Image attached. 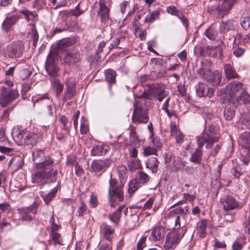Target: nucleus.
Wrapping results in <instances>:
<instances>
[{"label": "nucleus", "instance_id": "1", "mask_svg": "<svg viewBox=\"0 0 250 250\" xmlns=\"http://www.w3.org/2000/svg\"><path fill=\"white\" fill-rule=\"evenodd\" d=\"M32 156L37 170L32 177V182L42 187L46 184L56 182L57 180L58 170L50 168L53 163L51 159L47 157L44 159L43 151L37 148L33 150Z\"/></svg>", "mask_w": 250, "mask_h": 250}, {"label": "nucleus", "instance_id": "2", "mask_svg": "<svg viewBox=\"0 0 250 250\" xmlns=\"http://www.w3.org/2000/svg\"><path fill=\"white\" fill-rule=\"evenodd\" d=\"M218 137L213 136L207 132L203 133L202 136L198 137L197 140L198 147L195 149L191 155L190 161L196 164H200L202 159V152L201 149L205 144H206V148H209L214 143L218 141Z\"/></svg>", "mask_w": 250, "mask_h": 250}, {"label": "nucleus", "instance_id": "3", "mask_svg": "<svg viewBox=\"0 0 250 250\" xmlns=\"http://www.w3.org/2000/svg\"><path fill=\"white\" fill-rule=\"evenodd\" d=\"M108 190V201L111 207H115L124 200L123 187L119 185L117 180L111 177Z\"/></svg>", "mask_w": 250, "mask_h": 250}, {"label": "nucleus", "instance_id": "4", "mask_svg": "<svg viewBox=\"0 0 250 250\" xmlns=\"http://www.w3.org/2000/svg\"><path fill=\"white\" fill-rule=\"evenodd\" d=\"M168 94V91L165 90L163 86L159 84H154L147 90H145L141 94L137 95V97L149 100L157 99L161 102Z\"/></svg>", "mask_w": 250, "mask_h": 250}, {"label": "nucleus", "instance_id": "5", "mask_svg": "<svg viewBox=\"0 0 250 250\" xmlns=\"http://www.w3.org/2000/svg\"><path fill=\"white\" fill-rule=\"evenodd\" d=\"M39 138V134L27 130H20L15 137V140L20 145L34 146Z\"/></svg>", "mask_w": 250, "mask_h": 250}, {"label": "nucleus", "instance_id": "6", "mask_svg": "<svg viewBox=\"0 0 250 250\" xmlns=\"http://www.w3.org/2000/svg\"><path fill=\"white\" fill-rule=\"evenodd\" d=\"M19 96L17 90H10L3 86L0 89V104L2 106L5 107Z\"/></svg>", "mask_w": 250, "mask_h": 250}, {"label": "nucleus", "instance_id": "7", "mask_svg": "<svg viewBox=\"0 0 250 250\" xmlns=\"http://www.w3.org/2000/svg\"><path fill=\"white\" fill-rule=\"evenodd\" d=\"M24 50V44L21 41L12 42L6 47L4 53L10 58H19Z\"/></svg>", "mask_w": 250, "mask_h": 250}, {"label": "nucleus", "instance_id": "8", "mask_svg": "<svg viewBox=\"0 0 250 250\" xmlns=\"http://www.w3.org/2000/svg\"><path fill=\"white\" fill-rule=\"evenodd\" d=\"M239 144L243 147V153L245 154H242L241 159L244 164L247 165L250 160V132H245L242 135L239 141Z\"/></svg>", "mask_w": 250, "mask_h": 250}, {"label": "nucleus", "instance_id": "9", "mask_svg": "<svg viewBox=\"0 0 250 250\" xmlns=\"http://www.w3.org/2000/svg\"><path fill=\"white\" fill-rule=\"evenodd\" d=\"M185 234L184 230H174L169 232L167 236L165 248L170 249L176 246Z\"/></svg>", "mask_w": 250, "mask_h": 250}, {"label": "nucleus", "instance_id": "10", "mask_svg": "<svg viewBox=\"0 0 250 250\" xmlns=\"http://www.w3.org/2000/svg\"><path fill=\"white\" fill-rule=\"evenodd\" d=\"M39 206V205L37 203H33L28 207L19 209L20 218L23 221H31L33 217L32 215L37 213Z\"/></svg>", "mask_w": 250, "mask_h": 250}, {"label": "nucleus", "instance_id": "11", "mask_svg": "<svg viewBox=\"0 0 250 250\" xmlns=\"http://www.w3.org/2000/svg\"><path fill=\"white\" fill-rule=\"evenodd\" d=\"M132 121L136 124L146 123L148 121V116L141 107L138 104H134V111L132 117Z\"/></svg>", "mask_w": 250, "mask_h": 250}, {"label": "nucleus", "instance_id": "12", "mask_svg": "<svg viewBox=\"0 0 250 250\" xmlns=\"http://www.w3.org/2000/svg\"><path fill=\"white\" fill-rule=\"evenodd\" d=\"M221 204L226 211L238 209L242 208L241 204L232 196H227L223 198L221 201Z\"/></svg>", "mask_w": 250, "mask_h": 250}, {"label": "nucleus", "instance_id": "13", "mask_svg": "<svg viewBox=\"0 0 250 250\" xmlns=\"http://www.w3.org/2000/svg\"><path fill=\"white\" fill-rule=\"evenodd\" d=\"M99 3L100 8L98 12V16L100 17L101 22L106 24L109 19L110 9L106 6L105 0H100Z\"/></svg>", "mask_w": 250, "mask_h": 250}, {"label": "nucleus", "instance_id": "14", "mask_svg": "<svg viewBox=\"0 0 250 250\" xmlns=\"http://www.w3.org/2000/svg\"><path fill=\"white\" fill-rule=\"evenodd\" d=\"M82 58V55L77 49L72 48L65 55L64 62L69 64H74L80 62Z\"/></svg>", "mask_w": 250, "mask_h": 250}, {"label": "nucleus", "instance_id": "15", "mask_svg": "<svg viewBox=\"0 0 250 250\" xmlns=\"http://www.w3.org/2000/svg\"><path fill=\"white\" fill-rule=\"evenodd\" d=\"M34 103H38L41 102L42 104H47L46 107L44 109V113L48 117L53 116L52 112V101L46 95L39 96L38 97H34L33 98Z\"/></svg>", "mask_w": 250, "mask_h": 250}, {"label": "nucleus", "instance_id": "16", "mask_svg": "<svg viewBox=\"0 0 250 250\" xmlns=\"http://www.w3.org/2000/svg\"><path fill=\"white\" fill-rule=\"evenodd\" d=\"M242 84L241 83L234 81L230 83L226 87V93L230 97V101L234 102L235 99V95L242 88Z\"/></svg>", "mask_w": 250, "mask_h": 250}, {"label": "nucleus", "instance_id": "17", "mask_svg": "<svg viewBox=\"0 0 250 250\" xmlns=\"http://www.w3.org/2000/svg\"><path fill=\"white\" fill-rule=\"evenodd\" d=\"M45 68L48 74L52 77L58 75L59 69L56 66L54 58L50 55L47 57L45 63Z\"/></svg>", "mask_w": 250, "mask_h": 250}, {"label": "nucleus", "instance_id": "18", "mask_svg": "<svg viewBox=\"0 0 250 250\" xmlns=\"http://www.w3.org/2000/svg\"><path fill=\"white\" fill-rule=\"evenodd\" d=\"M111 164V161L109 159L95 160L92 162L91 167L93 171L98 172L106 169Z\"/></svg>", "mask_w": 250, "mask_h": 250}, {"label": "nucleus", "instance_id": "19", "mask_svg": "<svg viewBox=\"0 0 250 250\" xmlns=\"http://www.w3.org/2000/svg\"><path fill=\"white\" fill-rule=\"evenodd\" d=\"M211 63L207 60L203 61L201 62L200 68L197 71L198 74L202 78L208 81V79H211L209 75L211 72L210 70Z\"/></svg>", "mask_w": 250, "mask_h": 250}, {"label": "nucleus", "instance_id": "20", "mask_svg": "<svg viewBox=\"0 0 250 250\" xmlns=\"http://www.w3.org/2000/svg\"><path fill=\"white\" fill-rule=\"evenodd\" d=\"M165 235V228L162 226H157L152 230L149 239L153 242L160 241L164 238Z\"/></svg>", "mask_w": 250, "mask_h": 250}, {"label": "nucleus", "instance_id": "21", "mask_svg": "<svg viewBox=\"0 0 250 250\" xmlns=\"http://www.w3.org/2000/svg\"><path fill=\"white\" fill-rule=\"evenodd\" d=\"M171 136L174 137L177 144L180 145L183 143L184 136L181 131L178 130L174 122H171L170 125Z\"/></svg>", "mask_w": 250, "mask_h": 250}, {"label": "nucleus", "instance_id": "22", "mask_svg": "<svg viewBox=\"0 0 250 250\" xmlns=\"http://www.w3.org/2000/svg\"><path fill=\"white\" fill-rule=\"evenodd\" d=\"M178 213H179V211L178 208H177L174 210L169 211V213L166 215V218L169 219L171 222L175 224V230L179 229L181 227L180 222V217L178 215Z\"/></svg>", "mask_w": 250, "mask_h": 250}, {"label": "nucleus", "instance_id": "23", "mask_svg": "<svg viewBox=\"0 0 250 250\" xmlns=\"http://www.w3.org/2000/svg\"><path fill=\"white\" fill-rule=\"evenodd\" d=\"M19 19L20 17L18 15L7 17L2 23V29L8 32L11 27L16 24Z\"/></svg>", "mask_w": 250, "mask_h": 250}, {"label": "nucleus", "instance_id": "24", "mask_svg": "<svg viewBox=\"0 0 250 250\" xmlns=\"http://www.w3.org/2000/svg\"><path fill=\"white\" fill-rule=\"evenodd\" d=\"M208 11L211 14L220 15L222 14L219 2L217 0H211L208 5Z\"/></svg>", "mask_w": 250, "mask_h": 250}, {"label": "nucleus", "instance_id": "25", "mask_svg": "<svg viewBox=\"0 0 250 250\" xmlns=\"http://www.w3.org/2000/svg\"><path fill=\"white\" fill-rule=\"evenodd\" d=\"M110 149L109 146L105 145H97L92 149L91 153L94 156H104Z\"/></svg>", "mask_w": 250, "mask_h": 250}, {"label": "nucleus", "instance_id": "26", "mask_svg": "<svg viewBox=\"0 0 250 250\" xmlns=\"http://www.w3.org/2000/svg\"><path fill=\"white\" fill-rule=\"evenodd\" d=\"M207 53L213 58L222 59L223 57V51L221 46L213 47L209 46L208 47Z\"/></svg>", "mask_w": 250, "mask_h": 250}, {"label": "nucleus", "instance_id": "27", "mask_svg": "<svg viewBox=\"0 0 250 250\" xmlns=\"http://www.w3.org/2000/svg\"><path fill=\"white\" fill-rule=\"evenodd\" d=\"M101 233L105 238L111 241L114 233V229L108 225L104 224L101 226Z\"/></svg>", "mask_w": 250, "mask_h": 250}, {"label": "nucleus", "instance_id": "28", "mask_svg": "<svg viewBox=\"0 0 250 250\" xmlns=\"http://www.w3.org/2000/svg\"><path fill=\"white\" fill-rule=\"evenodd\" d=\"M234 106V105L231 103L226 105L224 111V116L226 120L229 121L232 119L235 112Z\"/></svg>", "mask_w": 250, "mask_h": 250}, {"label": "nucleus", "instance_id": "29", "mask_svg": "<svg viewBox=\"0 0 250 250\" xmlns=\"http://www.w3.org/2000/svg\"><path fill=\"white\" fill-rule=\"evenodd\" d=\"M224 70L226 77L228 79H235L238 77V75L230 64L227 63L225 64Z\"/></svg>", "mask_w": 250, "mask_h": 250}, {"label": "nucleus", "instance_id": "30", "mask_svg": "<svg viewBox=\"0 0 250 250\" xmlns=\"http://www.w3.org/2000/svg\"><path fill=\"white\" fill-rule=\"evenodd\" d=\"M23 164L22 158L20 156H15L11 159L9 163V166L11 167L14 170L21 168Z\"/></svg>", "mask_w": 250, "mask_h": 250}, {"label": "nucleus", "instance_id": "31", "mask_svg": "<svg viewBox=\"0 0 250 250\" xmlns=\"http://www.w3.org/2000/svg\"><path fill=\"white\" fill-rule=\"evenodd\" d=\"M75 42V41L74 40L64 38L59 41L58 43V47L60 50L63 51L74 44Z\"/></svg>", "mask_w": 250, "mask_h": 250}, {"label": "nucleus", "instance_id": "32", "mask_svg": "<svg viewBox=\"0 0 250 250\" xmlns=\"http://www.w3.org/2000/svg\"><path fill=\"white\" fill-rule=\"evenodd\" d=\"M159 164V162L157 158L152 157L148 159L146 166L147 168L150 169L153 173H155L158 170Z\"/></svg>", "mask_w": 250, "mask_h": 250}, {"label": "nucleus", "instance_id": "33", "mask_svg": "<svg viewBox=\"0 0 250 250\" xmlns=\"http://www.w3.org/2000/svg\"><path fill=\"white\" fill-rule=\"evenodd\" d=\"M124 208H125L124 206H120L113 213L109 214V220L115 224H117L121 218V211Z\"/></svg>", "mask_w": 250, "mask_h": 250}, {"label": "nucleus", "instance_id": "34", "mask_svg": "<svg viewBox=\"0 0 250 250\" xmlns=\"http://www.w3.org/2000/svg\"><path fill=\"white\" fill-rule=\"evenodd\" d=\"M207 222L206 220H202L197 228V234L201 238H204L207 234L206 229Z\"/></svg>", "mask_w": 250, "mask_h": 250}, {"label": "nucleus", "instance_id": "35", "mask_svg": "<svg viewBox=\"0 0 250 250\" xmlns=\"http://www.w3.org/2000/svg\"><path fill=\"white\" fill-rule=\"evenodd\" d=\"M53 90L56 92L57 96H59L63 89V84L60 80L55 79L52 82Z\"/></svg>", "mask_w": 250, "mask_h": 250}, {"label": "nucleus", "instance_id": "36", "mask_svg": "<svg viewBox=\"0 0 250 250\" xmlns=\"http://www.w3.org/2000/svg\"><path fill=\"white\" fill-rule=\"evenodd\" d=\"M237 0H225L221 5L222 14L228 12Z\"/></svg>", "mask_w": 250, "mask_h": 250}, {"label": "nucleus", "instance_id": "37", "mask_svg": "<svg viewBox=\"0 0 250 250\" xmlns=\"http://www.w3.org/2000/svg\"><path fill=\"white\" fill-rule=\"evenodd\" d=\"M211 79H208V81L212 83L214 85H219L221 82V74L218 71L212 72L209 75Z\"/></svg>", "mask_w": 250, "mask_h": 250}, {"label": "nucleus", "instance_id": "38", "mask_svg": "<svg viewBox=\"0 0 250 250\" xmlns=\"http://www.w3.org/2000/svg\"><path fill=\"white\" fill-rule=\"evenodd\" d=\"M159 16L160 12L158 10L153 11L146 16L145 22L146 23H152L155 20L159 19Z\"/></svg>", "mask_w": 250, "mask_h": 250}, {"label": "nucleus", "instance_id": "39", "mask_svg": "<svg viewBox=\"0 0 250 250\" xmlns=\"http://www.w3.org/2000/svg\"><path fill=\"white\" fill-rule=\"evenodd\" d=\"M85 197V194L84 193H82L80 195V198L81 200L80 205L78 209V213L79 216H82L83 215L84 212L86 210V206L84 202V199Z\"/></svg>", "mask_w": 250, "mask_h": 250}, {"label": "nucleus", "instance_id": "40", "mask_svg": "<svg viewBox=\"0 0 250 250\" xmlns=\"http://www.w3.org/2000/svg\"><path fill=\"white\" fill-rule=\"evenodd\" d=\"M235 100L240 104L249 103L250 102V95L247 93L243 92L235 99Z\"/></svg>", "mask_w": 250, "mask_h": 250}, {"label": "nucleus", "instance_id": "41", "mask_svg": "<svg viewBox=\"0 0 250 250\" xmlns=\"http://www.w3.org/2000/svg\"><path fill=\"white\" fill-rule=\"evenodd\" d=\"M105 75L106 81L109 83H114L116 77V72L110 69L105 71Z\"/></svg>", "mask_w": 250, "mask_h": 250}, {"label": "nucleus", "instance_id": "42", "mask_svg": "<svg viewBox=\"0 0 250 250\" xmlns=\"http://www.w3.org/2000/svg\"><path fill=\"white\" fill-rule=\"evenodd\" d=\"M76 88H68L66 87V89L64 92V95L63 97V100L66 101L68 100L71 99L75 94Z\"/></svg>", "mask_w": 250, "mask_h": 250}, {"label": "nucleus", "instance_id": "43", "mask_svg": "<svg viewBox=\"0 0 250 250\" xmlns=\"http://www.w3.org/2000/svg\"><path fill=\"white\" fill-rule=\"evenodd\" d=\"M158 150L156 147L150 146L144 147L143 148V154L145 156L151 155H157Z\"/></svg>", "mask_w": 250, "mask_h": 250}, {"label": "nucleus", "instance_id": "44", "mask_svg": "<svg viewBox=\"0 0 250 250\" xmlns=\"http://www.w3.org/2000/svg\"><path fill=\"white\" fill-rule=\"evenodd\" d=\"M207 89V86L203 83H199L197 86H196V93L197 94L199 97H204L205 96L206 94L205 92Z\"/></svg>", "mask_w": 250, "mask_h": 250}, {"label": "nucleus", "instance_id": "45", "mask_svg": "<svg viewBox=\"0 0 250 250\" xmlns=\"http://www.w3.org/2000/svg\"><path fill=\"white\" fill-rule=\"evenodd\" d=\"M21 13L24 16L25 18L27 21H29L31 17L35 18L37 16V14L36 12H31L25 8L22 9V10L21 11Z\"/></svg>", "mask_w": 250, "mask_h": 250}, {"label": "nucleus", "instance_id": "46", "mask_svg": "<svg viewBox=\"0 0 250 250\" xmlns=\"http://www.w3.org/2000/svg\"><path fill=\"white\" fill-rule=\"evenodd\" d=\"M46 4V0H35L32 7L33 8L40 10L44 8Z\"/></svg>", "mask_w": 250, "mask_h": 250}, {"label": "nucleus", "instance_id": "47", "mask_svg": "<svg viewBox=\"0 0 250 250\" xmlns=\"http://www.w3.org/2000/svg\"><path fill=\"white\" fill-rule=\"evenodd\" d=\"M138 188V184L136 179H132L130 181L128 185V191L129 193L135 192Z\"/></svg>", "mask_w": 250, "mask_h": 250}, {"label": "nucleus", "instance_id": "48", "mask_svg": "<svg viewBox=\"0 0 250 250\" xmlns=\"http://www.w3.org/2000/svg\"><path fill=\"white\" fill-rule=\"evenodd\" d=\"M30 34L33 40V44L34 46H36L39 39V35L34 24L31 25Z\"/></svg>", "mask_w": 250, "mask_h": 250}, {"label": "nucleus", "instance_id": "49", "mask_svg": "<svg viewBox=\"0 0 250 250\" xmlns=\"http://www.w3.org/2000/svg\"><path fill=\"white\" fill-rule=\"evenodd\" d=\"M139 182L140 183L145 184L149 180V176L143 171H140L138 173Z\"/></svg>", "mask_w": 250, "mask_h": 250}, {"label": "nucleus", "instance_id": "50", "mask_svg": "<svg viewBox=\"0 0 250 250\" xmlns=\"http://www.w3.org/2000/svg\"><path fill=\"white\" fill-rule=\"evenodd\" d=\"M80 130L81 133L83 134H86L89 130V126L87 121L83 117L82 119Z\"/></svg>", "mask_w": 250, "mask_h": 250}, {"label": "nucleus", "instance_id": "51", "mask_svg": "<svg viewBox=\"0 0 250 250\" xmlns=\"http://www.w3.org/2000/svg\"><path fill=\"white\" fill-rule=\"evenodd\" d=\"M56 192L57 190L54 189L48 194L43 196L44 201L46 204H48L52 201V199L55 197Z\"/></svg>", "mask_w": 250, "mask_h": 250}, {"label": "nucleus", "instance_id": "52", "mask_svg": "<svg viewBox=\"0 0 250 250\" xmlns=\"http://www.w3.org/2000/svg\"><path fill=\"white\" fill-rule=\"evenodd\" d=\"M65 85L68 88H75L76 87V82L75 78L74 77H69L66 79Z\"/></svg>", "mask_w": 250, "mask_h": 250}, {"label": "nucleus", "instance_id": "53", "mask_svg": "<svg viewBox=\"0 0 250 250\" xmlns=\"http://www.w3.org/2000/svg\"><path fill=\"white\" fill-rule=\"evenodd\" d=\"M118 174L120 179H124L126 176L127 169L125 166H120L117 167Z\"/></svg>", "mask_w": 250, "mask_h": 250}, {"label": "nucleus", "instance_id": "54", "mask_svg": "<svg viewBox=\"0 0 250 250\" xmlns=\"http://www.w3.org/2000/svg\"><path fill=\"white\" fill-rule=\"evenodd\" d=\"M224 222L226 223H231L234 220V213H226L224 215Z\"/></svg>", "mask_w": 250, "mask_h": 250}, {"label": "nucleus", "instance_id": "55", "mask_svg": "<svg viewBox=\"0 0 250 250\" xmlns=\"http://www.w3.org/2000/svg\"><path fill=\"white\" fill-rule=\"evenodd\" d=\"M51 237L55 244H62V238L60 234L55 232H51Z\"/></svg>", "mask_w": 250, "mask_h": 250}, {"label": "nucleus", "instance_id": "56", "mask_svg": "<svg viewBox=\"0 0 250 250\" xmlns=\"http://www.w3.org/2000/svg\"><path fill=\"white\" fill-rule=\"evenodd\" d=\"M241 24L244 28L246 29L248 28L250 26V18L247 17L242 18Z\"/></svg>", "mask_w": 250, "mask_h": 250}, {"label": "nucleus", "instance_id": "57", "mask_svg": "<svg viewBox=\"0 0 250 250\" xmlns=\"http://www.w3.org/2000/svg\"><path fill=\"white\" fill-rule=\"evenodd\" d=\"M31 74V72L28 69H23L20 72V77L22 80H25L29 78Z\"/></svg>", "mask_w": 250, "mask_h": 250}, {"label": "nucleus", "instance_id": "58", "mask_svg": "<svg viewBox=\"0 0 250 250\" xmlns=\"http://www.w3.org/2000/svg\"><path fill=\"white\" fill-rule=\"evenodd\" d=\"M130 136L131 138V139L132 140V141L133 143L137 142L139 141L138 137L136 134V132L135 131V128L131 126V131L130 133Z\"/></svg>", "mask_w": 250, "mask_h": 250}, {"label": "nucleus", "instance_id": "59", "mask_svg": "<svg viewBox=\"0 0 250 250\" xmlns=\"http://www.w3.org/2000/svg\"><path fill=\"white\" fill-rule=\"evenodd\" d=\"M54 222V218H53V216H52L50 220V223L51 224V232H57V231L60 228V226L55 224Z\"/></svg>", "mask_w": 250, "mask_h": 250}, {"label": "nucleus", "instance_id": "60", "mask_svg": "<svg viewBox=\"0 0 250 250\" xmlns=\"http://www.w3.org/2000/svg\"><path fill=\"white\" fill-rule=\"evenodd\" d=\"M89 203L93 208L96 207L98 205L97 196L93 193L91 194Z\"/></svg>", "mask_w": 250, "mask_h": 250}, {"label": "nucleus", "instance_id": "61", "mask_svg": "<svg viewBox=\"0 0 250 250\" xmlns=\"http://www.w3.org/2000/svg\"><path fill=\"white\" fill-rule=\"evenodd\" d=\"M83 11L80 9V4H78L74 9L71 11V14L75 16H79L81 15Z\"/></svg>", "mask_w": 250, "mask_h": 250}, {"label": "nucleus", "instance_id": "62", "mask_svg": "<svg viewBox=\"0 0 250 250\" xmlns=\"http://www.w3.org/2000/svg\"><path fill=\"white\" fill-rule=\"evenodd\" d=\"M146 237H143L138 242L137 246V250H143V249L145 246V242Z\"/></svg>", "mask_w": 250, "mask_h": 250}, {"label": "nucleus", "instance_id": "63", "mask_svg": "<svg viewBox=\"0 0 250 250\" xmlns=\"http://www.w3.org/2000/svg\"><path fill=\"white\" fill-rule=\"evenodd\" d=\"M231 173L237 178H239L241 175L240 168L239 167H234L231 170Z\"/></svg>", "mask_w": 250, "mask_h": 250}, {"label": "nucleus", "instance_id": "64", "mask_svg": "<svg viewBox=\"0 0 250 250\" xmlns=\"http://www.w3.org/2000/svg\"><path fill=\"white\" fill-rule=\"evenodd\" d=\"M60 122L63 125V129L66 132H68V127L66 124L67 123V119L65 116H62L60 119Z\"/></svg>", "mask_w": 250, "mask_h": 250}]
</instances>
